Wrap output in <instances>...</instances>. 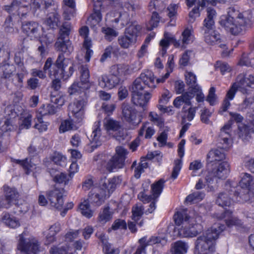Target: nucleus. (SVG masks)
Listing matches in <instances>:
<instances>
[{
	"label": "nucleus",
	"instance_id": "51",
	"mask_svg": "<svg viewBox=\"0 0 254 254\" xmlns=\"http://www.w3.org/2000/svg\"><path fill=\"white\" fill-rule=\"evenodd\" d=\"M52 160L54 162V163L57 165H59L62 167H64L66 166V158L64 156L60 153H54L52 157Z\"/></svg>",
	"mask_w": 254,
	"mask_h": 254
},
{
	"label": "nucleus",
	"instance_id": "56",
	"mask_svg": "<svg viewBox=\"0 0 254 254\" xmlns=\"http://www.w3.org/2000/svg\"><path fill=\"white\" fill-rule=\"evenodd\" d=\"M104 126L107 130H112L113 131L118 130L121 126L118 122L112 119H106L104 122Z\"/></svg>",
	"mask_w": 254,
	"mask_h": 254
},
{
	"label": "nucleus",
	"instance_id": "24",
	"mask_svg": "<svg viewBox=\"0 0 254 254\" xmlns=\"http://www.w3.org/2000/svg\"><path fill=\"white\" fill-rule=\"evenodd\" d=\"M193 36L190 30L186 28L182 33L179 40L174 41V46L176 48L185 49L186 45L191 43L193 41Z\"/></svg>",
	"mask_w": 254,
	"mask_h": 254
},
{
	"label": "nucleus",
	"instance_id": "1",
	"mask_svg": "<svg viewBox=\"0 0 254 254\" xmlns=\"http://www.w3.org/2000/svg\"><path fill=\"white\" fill-rule=\"evenodd\" d=\"M228 15H222L219 21L221 26L233 35H238L245 30L250 25L251 21H254V10L239 12L233 7H229Z\"/></svg>",
	"mask_w": 254,
	"mask_h": 254
},
{
	"label": "nucleus",
	"instance_id": "7",
	"mask_svg": "<svg viewBox=\"0 0 254 254\" xmlns=\"http://www.w3.org/2000/svg\"><path fill=\"white\" fill-rule=\"evenodd\" d=\"M230 172V165L227 161H224L214 167L208 172L205 177V181L210 190H213L218 181L225 179Z\"/></svg>",
	"mask_w": 254,
	"mask_h": 254
},
{
	"label": "nucleus",
	"instance_id": "15",
	"mask_svg": "<svg viewBox=\"0 0 254 254\" xmlns=\"http://www.w3.org/2000/svg\"><path fill=\"white\" fill-rule=\"evenodd\" d=\"M164 183L165 181L163 180L160 179L156 183L152 185L151 190L152 195H148L143 192H140L138 194V198L144 202H149L152 200L156 199L162 191Z\"/></svg>",
	"mask_w": 254,
	"mask_h": 254
},
{
	"label": "nucleus",
	"instance_id": "35",
	"mask_svg": "<svg viewBox=\"0 0 254 254\" xmlns=\"http://www.w3.org/2000/svg\"><path fill=\"white\" fill-rule=\"evenodd\" d=\"M220 35L213 30L204 32V40L209 45H215L220 42Z\"/></svg>",
	"mask_w": 254,
	"mask_h": 254
},
{
	"label": "nucleus",
	"instance_id": "31",
	"mask_svg": "<svg viewBox=\"0 0 254 254\" xmlns=\"http://www.w3.org/2000/svg\"><path fill=\"white\" fill-rule=\"evenodd\" d=\"M236 84H233L231 88L228 91L226 97L224 100L222 106L218 111V113L220 115H223L225 112L230 106L229 100H232L236 92Z\"/></svg>",
	"mask_w": 254,
	"mask_h": 254
},
{
	"label": "nucleus",
	"instance_id": "58",
	"mask_svg": "<svg viewBox=\"0 0 254 254\" xmlns=\"http://www.w3.org/2000/svg\"><path fill=\"white\" fill-rule=\"evenodd\" d=\"M84 85L81 82L73 83L68 89V93L70 95L74 94L76 93H80L83 90L86 89L83 88Z\"/></svg>",
	"mask_w": 254,
	"mask_h": 254
},
{
	"label": "nucleus",
	"instance_id": "32",
	"mask_svg": "<svg viewBox=\"0 0 254 254\" xmlns=\"http://www.w3.org/2000/svg\"><path fill=\"white\" fill-rule=\"evenodd\" d=\"M56 49L57 51L64 53L70 54L73 51V47L69 39L60 40H57L55 44Z\"/></svg>",
	"mask_w": 254,
	"mask_h": 254
},
{
	"label": "nucleus",
	"instance_id": "17",
	"mask_svg": "<svg viewBox=\"0 0 254 254\" xmlns=\"http://www.w3.org/2000/svg\"><path fill=\"white\" fill-rule=\"evenodd\" d=\"M226 186H229L230 188L231 192H233V199L236 202H245L250 200L253 196V193L251 190H249V192L247 193L249 195V199L247 200H244L242 199V196L243 194H246L244 192V188L242 187L235 186L234 182L231 181H227Z\"/></svg>",
	"mask_w": 254,
	"mask_h": 254
},
{
	"label": "nucleus",
	"instance_id": "41",
	"mask_svg": "<svg viewBox=\"0 0 254 254\" xmlns=\"http://www.w3.org/2000/svg\"><path fill=\"white\" fill-rule=\"evenodd\" d=\"M60 15L55 11L50 12L48 14V17L46 21V24L51 28H55L58 26Z\"/></svg>",
	"mask_w": 254,
	"mask_h": 254
},
{
	"label": "nucleus",
	"instance_id": "63",
	"mask_svg": "<svg viewBox=\"0 0 254 254\" xmlns=\"http://www.w3.org/2000/svg\"><path fill=\"white\" fill-rule=\"evenodd\" d=\"M32 116L28 114L21 119V123L19 126V129H28L31 125Z\"/></svg>",
	"mask_w": 254,
	"mask_h": 254
},
{
	"label": "nucleus",
	"instance_id": "26",
	"mask_svg": "<svg viewBox=\"0 0 254 254\" xmlns=\"http://www.w3.org/2000/svg\"><path fill=\"white\" fill-rule=\"evenodd\" d=\"M117 181L118 179L116 178L102 179L100 183V188L98 189L103 190L106 194H108V197H109L110 194L116 188Z\"/></svg>",
	"mask_w": 254,
	"mask_h": 254
},
{
	"label": "nucleus",
	"instance_id": "25",
	"mask_svg": "<svg viewBox=\"0 0 254 254\" xmlns=\"http://www.w3.org/2000/svg\"><path fill=\"white\" fill-rule=\"evenodd\" d=\"M254 183V179L252 176L248 173L244 174L241 181L239 182V185L235 183V186L244 188V191L246 194H243V195L242 196L243 199L247 200L249 199V195L247 193L249 192V190H251V187Z\"/></svg>",
	"mask_w": 254,
	"mask_h": 254
},
{
	"label": "nucleus",
	"instance_id": "11",
	"mask_svg": "<svg viewBox=\"0 0 254 254\" xmlns=\"http://www.w3.org/2000/svg\"><path fill=\"white\" fill-rule=\"evenodd\" d=\"M87 103L86 98L79 97L68 106L69 117L73 118L75 122H80L84 117V108Z\"/></svg>",
	"mask_w": 254,
	"mask_h": 254
},
{
	"label": "nucleus",
	"instance_id": "29",
	"mask_svg": "<svg viewBox=\"0 0 254 254\" xmlns=\"http://www.w3.org/2000/svg\"><path fill=\"white\" fill-rule=\"evenodd\" d=\"M1 222L7 227L15 229L20 225L18 218L8 213H3L1 216Z\"/></svg>",
	"mask_w": 254,
	"mask_h": 254
},
{
	"label": "nucleus",
	"instance_id": "2",
	"mask_svg": "<svg viewBox=\"0 0 254 254\" xmlns=\"http://www.w3.org/2000/svg\"><path fill=\"white\" fill-rule=\"evenodd\" d=\"M52 58H48L44 66L45 71H49V75L51 78L55 77L51 83V87L55 91H58L61 88L60 78L66 79L71 76L73 71V64L69 66L68 71H65L66 67L70 63L69 59H65L63 54L59 55L54 64H53Z\"/></svg>",
	"mask_w": 254,
	"mask_h": 254
},
{
	"label": "nucleus",
	"instance_id": "16",
	"mask_svg": "<svg viewBox=\"0 0 254 254\" xmlns=\"http://www.w3.org/2000/svg\"><path fill=\"white\" fill-rule=\"evenodd\" d=\"M122 114L126 121L133 125H137L141 122V118L137 117L136 110L131 105L124 103L122 106Z\"/></svg>",
	"mask_w": 254,
	"mask_h": 254
},
{
	"label": "nucleus",
	"instance_id": "14",
	"mask_svg": "<svg viewBox=\"0 0 254 254\" xmlns=\"http://www.w3.org/2000/svg\"><path fill=\"white\" fill-rule=\"evenodd\" d=\"M63 194L64 189L55 188L47 191V198L52 207L58 210H61L63 208L64 204Z\"/></svg>",
	"mask_w": 254,
	"mask_h": 254
},
{
	"label": "nucleus",
	"instance_id": "46",
	"mask_svg": "<svg viewBox=\"0 0 254 254\" xmlns=\"http://www.w3.org/2000/svg\"><path fill=\"white\" fill-rule=\"evenodd\" d=\"M57 112V107L51 104L43 105L39 109V112L41 116L54 115Z\"/></svg>",
	"mask_w": 254,
	"mask_h": 254
},
{
	"label": "nucleus",
	"instance_id": "38",
	"mask_svg": "<svg viewBox=\"0 0 254 254\" xmlns=\"http://www.w3.org/2000/svg\"><path fill=\"white\" fill-rule=\"evenodd\" d=\"M71 24L68 22L63 23L60 28L59 37L57 40H64L65 39H69V35L71 31Z\"/></svg>",
	"mask_w": 254,
	"mask_h": 254
},
{
	"label": "nucleus",
	"instance_id": "54",
	"mask_svg": "<svg viewBox=\"0 0 254 254\" xmlns=\"http://www.w3.org/2000/svg\"><path fill=\"white\" fill-rule=\"evenodd\" d=\"M11 160L12 162L19 164L20 166L22 167L24 170H27V171L31 170L33 167V164L31 162V160H29L28 158H26L24 160L11 158Z\"/></svg>",
	"mask_w": 254,
	"mask_h": 254
},
{
	"label": "nucleus",
	"instance_id": "40",
	"mask_svg": "<svg viewBox=\"0 0 254 254\" xmlns=\"http://www.w3.org/2000/svg\"><path fill=\"white\" fill-rule=\"evenodd\" d=\"M4 190L5 192V197L12 204H15L19 194L16 190L14 188H10L7 186H4Z\"/></svg>",
	"mask_w": 254,
	"mask_h": 254
},
{
	"label": "nucleus",
	"instance_id": "37",
	"mask_svg": "<svg viewBox=\"0 0 254 254\" xmlns=\"http://www.w3.org/2000/svg\"><path fill=\"white\" fill-rule=\"evenodd\" d=\"M144 207L141 204H136L132 208V219L138 225L141 226L143 223L141 220L139 223L137 221L141 218L144 213Z\"/></svg>",
	"mask_w": 254,
	"mask_h": 254
},
{
	"label": "nucleus",
	"instance_id": "47",
	"mask_svg": "<svg viewBox=\"0 0 254 254\" xmlns=\"http://www.w3.org/2000/svg\"><path fill=\"white\" fill-rule=\"evenodd\" d=\"M205 196V193L202 191H196L189 195L185 199L186 203H195L201 200Z\"/></svg>",
	"mask_w": 254,
	"mask_h": 254
},
{
	"label": "nucleus",
	"instance_id": "60",
	"mask_svg": "<svg viewBox=\"0 0 254 254\" xmlns=\"http://www.w3.org/2000/svg\"><path fill=\"white\" fill-rule=\"evenodd\" d=\"M150 120L158 126L161 127L164 125V120L156 113L151 112L149 114Z\"/></svg>",
	"mask_w": 254,
	"mask_h": 254
},
{
	"label": "nucleus",
	"instance_id": "6",
	"mask_svg": "<svg viewBox=\"0 0 254 254\" xmlns=\"http://www.w3.org/2000/svg\"><path fill=\"white\" fill-rule=\"evenodd\" d=\"M108 198V194L103 190L96 189L91 191L88 195V200H84L79 205L81 213L87 218L93 215V211L89 208V203L95 206L101 205L105 200Z\"/></svg>",
	"mask_w": 254,
	"mask_h": 254
},
{
	"label": "nucleus",
	"instance_id": "9",
	"mask_svg": "<svg viewBox=\"0 0 254 254\" xmlns=\"http://www.w3.org/2000/svg\"><path fill=\"white\" fill-rule=\"evenodd\" d=\"M141 27L136 21L131 24L126 29L125 35L118 38L119 45L123 48L127 49L134 44Z\"/></svg>",
	"mask_w": 254,
	"mask_h": 254
},
{
	"label": "nucleus",
	"instance_id": "59",
	"mask_svg": "<svg viewBox=\"0 0 254 254\" xmlns=\"http://www.w3.org/2000/svg\"><path fill=\"white\" fill-rule=\"evenodd\" d=\"M215 67L217 70H219L222 74L231 70V67L227 63L221 61H217L215 64Z\"/></svg>",
	"mask_w": 254,
	"mask_h": 254
},
{
	"label": "nucleus",
	"instance_id": "43",
	"mask_svg": "<svg viewBox=\"0 0 254 254\" xmlns=\"http://www.w3.org/2000/svg\"><path fill=\"white\" fill-rule=\"evenodd\" d=\"M100 240L103 244V250L104 254H119V250L112 247L104 236L101 237Z\"/></svg>",
	"mask_w": 254,
	"mask_h": 254
},
{
	"label": "nucleus",
	"instance_id": "52",
	"mask_svg": "<svg viewBox=\"0 0 254 254\" xmlns=\"http://www.w3.org/2000/svg\"><path fill=\"white\" fill-rule=\"evenodd\" d=\"M10 58V51L8 49L2 45L0 47V64H5Z\"/></svg>",
	"mask_w": 254,
	"mask_h": 254
},
{
	"label": "nucleus",
	"instance_id": "61",
	"mask_svg": "<svg viewBox=\"0 0 254 254\" xmlns=\"http://www.w3.org/2000/svg\"><path fill=\"white\" fill-rule=\"evenodd\" d=\"M200 112L201 121L205 124H212V122L209 120V118L211 116L212 112L206 108L203 110H201Z\"/></svg>",
	"mask_w": 254,
	"mask_h": 254
},
{
	"label": "nucleus",
	"instance_id": "62",
	"mask_svg": "<svg viewBox=\"0 0 254 254\" xmlns=\"http://www.w3.org/2000/svg\"><path fill=\"white\" fill-rule=\"evenodd\" d=\"M123 8L128 11L136 12L140 9V6L137 3L132 1H127L123 3Z\"/></svg>",
	"mask_w": 254,
	"mask_h": 254
},
{
	"label": "nucleus",
	"instance_id": "13",
	"mask_svg": "<svg viewBox=\"0 0 254 254\" xmlns=\"http://www.w3.org/2000/svg\"><path fill=\"white\" fill-rule=\"evenodd\" d=\"M142 91L141 89L131 86V101L136 106L141 107L144 109L151 97V94L150 90H145L143 94L141 92Z\"/></svg>",
	"mask_w": 254,
	"mask_h": 254
},
{
	"label": "nucleus",
	"instance_id": "8",
	"mask_svg": "<svg viewBox=\"0 0 254 254\" xmlns=\"http://www.w3.org/2000/svg\"><path fill=\"white\" fill-rule=\"evenodd\" d=\"M17 248L23 254H39L42 248L37 239L28 237L25 233L19 235Z\"/></svg>",
	"mask_w": 254,
	"mask_h": 254
},
{
	"label": "nucleus",
	"instance_id": "36",
	"mask_svg": "<svg viewBox=\"0 0 254 254\" xmlns=\"http://www.w3.org/2000/svg\"><path fill=\"white\" fill-rule=\"evenodd\" d=\"M186 80L187 85L191 88L190 92L194 94L200 90V87L196 84V76L191 72H188L186 74Z\"/></svg>",
	"mask_w": 254,
	"mask_h": 254
},
{
	"label": "nucleus",
	"instance_id": "49",
	"mask_svg": "<svg viewBox=\"0 0 254 254\" xmlns=\"http://www.w3.org/2000/svg\"><path fill=\"white\" fill-rule=\"evenodd\" d=\"M187 106H184L182 109V112L185 113L184 117H183V120L187 119L189 121H191L194 118L197 107H192L190 106L188 109H187Z\"/></svg>",
	"mask_w": 254,
	"mask_h": 254
},
{
	"label": "nucleus",
	"instance_id": "57",
	"mask_svg": "<svg viewBox=\"0 0 254 254\" xmlns=\"http://www.w3.org/2000/svg\"><path fill=\"white\" fill-rule=\"evenodd\" d=\"M161 242V239L158 237H152L149 241L146 242V238L143 237L139 240L140 245L139 246H142L144 247V250L148 245H153Z\"/></svg>",
	"mask_w": 254,
	"mask_h": 254
},
{
	"label": "nucleus",
	"instance_id": "19",
	"mask_svg": "<svg viewBox=\"0 0 254 254\" xmlns=\"http://www.w3.org/2000/svg\"><path fill=\"white\" fill-rule=\"evenodd\" d=\"M234 84H236V90L240 89L243 92H246V87H252L254 85V74L246 73L244 76H239L237 78V82Z\"/></svg>",
	"mask_w": 254,
	"mask_h": 254
},
{
	"label": "nucleus",
	"instance_id": "21",
	"mask_svg": "<svg viewBox=\"0 0 254 254\" xmlns=\"http://www.w3.org/2000/svg\"><path fill=\"white\" fill-rule=\"evenodd\" d=\"M120 80V77L111 73L109 76L103 75L98 78V85L102 88L111 89L117 85Z\"/></svg>",
	"mask_w": 254,
	"mask_h": 254
},
{
	"label": "nucleus",
	"instance_id": "48",
	"mask_svg": "<svg viewBox=\"0 0 254 254\" xmlns=\"http://www.w3.org/2000/svg\"><path fill=\"white\" fill-rule=\"evenodd\" d=\"M77 127L72 120H65L62 122L60 127V131L64 132L70 130H76Z\"/></svg>",
	"mask_w": 254,
	"mask_h": 254
},
{
	"label": "nucleus",
	"instance_id": "18",
	"mask_svg": "<svg viewBox=\"0 0 254 254\" xmlns=\"http://www.w3.org/2000/svg\"><path fill=\"white\" fill-rule=\"evenodd\" d=\"M102 142L101 138V130L100 127V123L98 122L95 126L92 133L90 136V143L88 145V151L93 152L94 149L101 145Z\"/></svg>",
	"mask_w": 254,
	"mask_h": 254
},
{
	"label": "nucleus",
	"instance_id": "27",
	"mask_svg": "<svg viewBox=\"0 0 254 254\" xmlns=\"http://www.w3.org/2000/svg\"><path fill=\"white\" fill-rule=\"evenodd\" d=\"M110 72V73L121 78L122 76L131 74L133 72V69L127 64H115L111 67Z\"/></svg>",
	"mask_w": 254,
	"mask_h": 254
},
{
	"label": "nucleus",
	"instance_id": "45",
	"mask_svg": "<svg viewBox=\"0 0 254 254\" xmlns=\"http://www.w3.org/2000/svg\"><path fill=\"white\" fill-rule=\"evenodd\" d=\"M102 18V16L100 9L94 8L93 12L88 18L87 21L89 24L94 26L101 21Z\"/></svg>",
	"mask_w": 254,
	"mask_h": 254
},
{
	"label": "nucleus",
	"instance_id": "64",
	"mask_svg": "<svg viewBox=\"0 0 254 254\" xmlns=\"http://www.w3.org/2000/svg\"><path fill=\"white\" fill-rule=\"evenodd\" d=\"M150 10L153 9L161 11L165 7L163 1L162 0H151L149 5Z\"/></svg>",
	"mask_w": 254,
	"mask_h": 254
},
{
	"label": "nucleus",
	"instance_id": "50",
	"mask_svg": "<svg viewBox=\"0 0 254 254\" xmlns=\"http://www.w3.org/2000/svg\"><path fill=\"white\" fill-rule=\"evenodd\" d=\"M71 179L70 175L61 172L56 174L54 177L53 180L57 183H64V185H66L68 184V181Z\"/></svg>",
	"mask_w": 254,
	"mask_h": 254
},
{
	"label": "nucleus",
	"instance_id": "3",
	"mask_svg": "<svg viewBox=\"0 0 254 254\" xmlns=\"http://www.w3.org/2000/svg\"><path fill=\"white\" fill-rule=\"evenodd\" d=\"M225 229L224 225H215L205 234L197 238L195 242L194 254H211L215 251V240Z\"/></svg>",
	"mask_w": 254,
	"mask_h": 254
},
{
	"label": "nucleus",
	"instance_id": "12",
	"mask_svg": "<svg viewBox=\"0 0 254 254\" xmlns=\"http://www.w3.org/2000/svg\"><path fill=\"white\" fill-rule=\"evenodd\" d=\"M131 86L144 91L147 90L148 88H155L156 84L153 72L147 70L142 73L140 76L134 81Z\"/></svg>",
	"mask_w": 254,
	"mask_h": 254
},
{
	"label": "nucleus",
	"instance_id": "53",
	"mask_svg": "<svg viewBox=\"0 0 254 254\" xmlns=\"http://www.w3.org/2000/svg\"><path fill=\"white\" fill-rule=\"evenodd\" d=\"M160 21V17L156 11H152L151 18L149 22L148 25H147V29L151 31L153 28L156 27Z\"/></svg>",
	"mask_w": 254,
	"mask_h": 254
},
{
	"label": "nucleus",
	"instance_id": "30",
	"mask_svg": "<svg viewBox=\"0 0 254 254\" xmlns=\"http://www.w3.org/2000/svg\"><path fill=\"white\" fill-rule=\"evenodd\" d=\"M225 158L224 149L222 148L212 149L207 155V160L209 162L220 161Z\"/></svg>",
	"mask_w": 254,
	"mask_h": 254
},
{
	"label": "nucleus",
	"instance_id": "5",
	"mask_svg": "<svg viewBox=\"0 0 254 254\" xmlns=\"http://www.w3.org/2000/svg\"><path fill=\"white\" fill-rule=\"evenodd\" d=\"M197 220L196 223L193 218H191L186 213V211L177 212L174 215L175 224L177 225H182L179 229V233L184 237H195L202 230V227L199 224L201 217L196 218Z\"/></svg>",
	"mask_w": 254,
	"mask_h": 254
},
{
	"label": "nucleus",
	"instance_id": "28",
	"mask_svg": "<svg viewBox=\"0 0 254 254\" xmlns=\"http://www.w3.org/2000/svg\"><path fill=\"white\" fill-rule=\"evenodd\" d=\"M194 96V94L191 92H186L183 93L181 96L175 98L173 102L174 106L177 108H180L181 105L184 103V106H191L190 100Z\"/></svg>",
	"mask_w": 254,
	"mask_h": 254
},
{
	"label": "nucleus",
	"instance_id": "34",
	"mask_svg": "<svg viewBox=\"0 0 254 254\" xmlns=\"http://www.w3.org/2000/svg\"><path fill=\"white\" fill-rule=\"evenodd\" d=\"M79 70L80 73V82L84 85L83 87L89 89L91 83L89 82L90 73L88 67L86 65H81L79 67Z\"/></svg>",
	"mask_w": 254,
	"mask_h": 254
},
{
	"label": "nucleus",
	"instance_id": "42",
	"mask_svg": "<svg viewBox=\"0 0 254 254\" xmlns=\"http://www.w3.org/2000/svg\"><path fill=\"white\" fill-rule=\"evenodd\" d=\"M14 75L13 67L9 64H5L0 66V77L9 79Z\"/></svg>",
	"mask_w": 254,
	"mask_h": 254
},
{
	"label": "nucleus",
	"instance_id": "44",
	"mask_svg": "<svg viewBox=\"0 0 254 254\" xmlns=\"http://www.w3.org/2000/svg\"><path fill=\"white\" fill-rule=\"evenodd\" d=\"M188 248V244L183 241H178L174 244V251L172 254H185Z\"/></svg>",
	"mask_w": 254,
	"mask_h": 254
},
{
	"label": "nucleus",
	"instance_id": "20",
	"mask_svg": "<svg viewBox=\"0 0 254 254\" xmlns=\"http://www.w3.org/2000/svg\"><path fill=\"white\" fill-rule=\"evenodd\" d=\"M226 189L220 192L216 198V203L218 205L224 207L230 206L233 202H235L233 199V192L230 191V188L226 186Z\"/></svg>",
	"mask_w": 254,
	"mask_h": 254
},
{
	"label": "nucleus",
	"instance_id": "55",
	"mask_svg": "<svg viewBox=\"0 0 254 254\" xmlns=\"http://www.w3.org/2000/svg\"><path fill=\"white\" fill-rule=\"evenodd\" d=\"M102 31L105 35V39L109 42L111 41L118 35V32L111 28L103 27Z\"/></svg>",
	"mask_w": 254,
	"mask_h": 254
},
{
	"label": "nucleus",
	"instance_id": "23",
	"mask_svg": "<svg viewBox=\"0 0 254 254\" xmlns=\"http://www.w3.org/2000/svg\"><path fill=\"white\" fill-rule=\"evenodd\" d=\"M22 31L28 36L37 38L39 36L40 26L34 21H27L22 23Z\"/></svg>",
	"mask_w": 254,
	"mask_h": 254
},
{
	"label": "nucleus",
	"instance_id": "4",
	"mask_svg": "<svg viewBox=\"0 0 254 254\" xmlns=\"http://www.w3.org/2000/svg\"><path fill=\"white\" fill-rule=\"evenodd\" d=\"M4 9L10 14L3 24L5 31L9 33H18V28L14 27L13 19H16L17 16L21 19L26 17L30 11L28 2L26 0H13L10 5L4 6Z\"/></svg>",
	"mask_w": 254,
	"mask_h": 254
},
{
	"label": "nucleus",
	"instance_id": "33",
	"mask_svg": "<svg viewBox=\"0 0 254 254\" xmlns=\"http://www.w3.org/2000/svg\"><path fill=\"white\" fill-rule=\"evenodd\" d=\"M63 2L64 4V17L66 20H70L75 12V2L74 0H63Z\"/></svg>",
	"mask_w": 254,
	"mask_h": 254
},
{
	"label": "nucleus",
	"instance_id": "22",
	"mask_svg": "<svg viewBox=\"0 0 254 254\" xmlns=\"http://www.w3.org/2000/svg\"><path fill=\"white\" fill-rule=\"evenodd\" d=\"M216 217L219 220L224 219L225 224L228 227L234 226H239L242 225V221L237 217L234 216L229 210H226L224 212L215 214Z\"/></svg>",
	"mask_w": 254,
	"mask_h": 254
},
{
	"label": "nucleus",
	"instance_id": "10",
	"mask_svg": "<svg viewBox=\"0 0 254 254\" xmlns=\"http://www.w3.org/2000/svg\"><path fill=\"white\" fill-rule=\"evenodd\" d=\"M127 153V149L122 146H117L116 153L107 163L106 169L109 172H113L122 168L125 165V160Z\"/></svg>",
	"mask_w": 254,
	"mask_h": 254
},
{
	"label": "nucleus",
	"instance_id": "39",
	"mask_svg": "<svg viewBox=\"0 0 254 254\" xmlns=\"http://www.w3.org/2000/svg\"><path fill=\"white\" fill-rule=\"evenodd\" d=\"M113 212L109 206H105L100 211L98 220L102 223H105L112 218Z\"/></svg>",
	"mask_w": 254,
	"mask_h": 254
}]
</instances>
